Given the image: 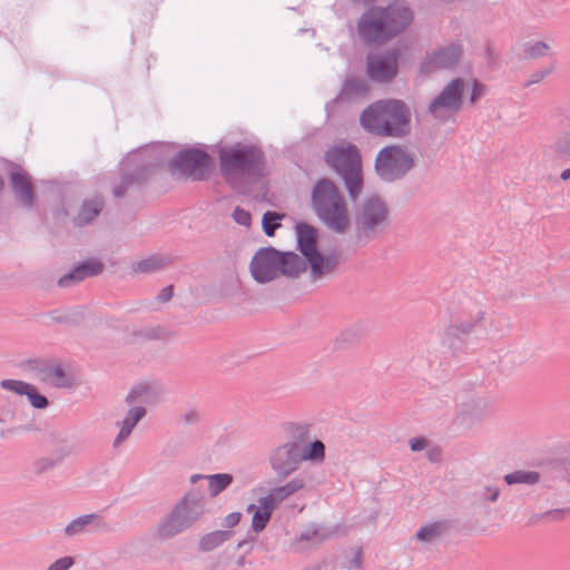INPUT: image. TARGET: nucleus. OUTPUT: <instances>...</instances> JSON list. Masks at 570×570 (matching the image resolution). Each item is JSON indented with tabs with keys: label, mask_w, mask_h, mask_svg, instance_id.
Returning <instances> with one entry per match:
<instances>
[{
	"label": "nucleus",
	"mask_w": 570,
	"mask_h": 570,
	"mask_svg": "<svg viewBox=\"0 0 570 570\" xmlns=\"http://www.w3.org/2000/svg\"><path fill=\"white\" fill-rule=\"evenodd\" d=\"M220 175L229 187L244 193L249 183L265 176L266 156L261 147L236 142L218 151Z\"/></svg>",
	"instance_id": "f257e3e1"
},
{
	"label": "nucleus",
	"mask_w": 570,
	"mask_h": 570,
	"mask_svg": "<svg viewBox=\"0 0 570 570\" xmlns=\"http://www.w3.org/2000/svg\"><path fill=\"white\" fill-rule=\"evenodd\" d=\"M360 124L374 136L402 139L412 131L411 108L401 99H381L362 111Z\"/></svg>",
	"instance_id": "f03ea898"
},
{
	"label": "nucleus",
	"mask_w": 570,
	"mask_h": 570,
	"mask_svg": "<svg viewBox=\"0 0 570 570\" xmlns=\"http://www.w3.org/2000/svg\"><path fill=\"white\" fill-rule=\"evenodd\" d=\"M412 20L411 9L403 4L375 6L360 17L357 32L366 45H383L403 32Z\"/></svg>",
	"instance_id": "7ed1b4c3"
},
{
	"label": "nucleus",
	"mask_w": 570,
	"mask_h": 570,
	"mask_svg": "<svg viewBox=\"0 0 570 570\" xmlns=\"http://www.w3.org/2000/svg\"><path fill=\"white\" fill-rule=\"evenodd\" d=\"M311 208L317 219L332 233L343 235L351 226L344 195L330 178L318 179L311 190Z\"/></svg>",
	"instance_id": "20e7f679"
},
{
	"label": "nucleus",
	"mask_w": 570,
	"mask_h": 570,
	"mask_svg": "<svg viewBox=\"0 0 570 570\" xmlns=\"http://www.w3.org/2000/svg\"><path fill=\"white\" fill-rule=\"evenodd\" d=\"M249 271L256 283L267 284L279 276L298 278L306 271V262L294 252H281L267 246L254 254Z\"/></svg>",
	"instance_id": "39448f33"
},
{
	"label": "nucleus",
	"mask_w": 570,
	"mask_h": 570,
	"mask_svg": "<svg viewBox=\"0 0 570 570\" xmlns=\"http://www.w3.org/2000/svg\"><path fill=\"white\" fill-rule=\"evenodd\" d=\"M297 236V249L302 258L309 267V278L317 282L335 273L345 257L341 249H332L325 254L321 253L318 244V229L307 223H297L295 226Z\"/></svg>",
	"instance_id": "423d86ee"
},
{
	"label": "nucleus",
	"mask_w": 570,
	"mask_h": 570,
	"mask_svg": "<svg viewBox=\"0 0 570 570\" xmlns=\"http://www.w3.org/2000/svg\"><path fill=\"white\" fill-rule=\"evenodd\" d=\"M207 513L206 497L193 489L185 492L158 524V535L170 539L193 529Z\"/></svg>",
	"instance_id": "0eeeda50"
},
{
	"label": "nucleus",
	"mask_w": 570,
	"mask_h": 570,
	"mask_svg": "<svg viewBox=\"0 0 570 570\" xmlns=\"http://www.w3.org/2000/svg\"><path fill=\"white\" fill-rule=\"evenodd\" d=\"M324 161L342 177L348 196L356 200L364 187L362 159L357 147L352 144L346 147L331 146L324 154Z\"/></svg>",
	"instance_id": "6e6552de"
},
{
	"label": "nucleus",
	"mask_w": 570,
	"mask_h": 570,
	"mask_svg": "<svg viewBox=\"0 0 570 570\" xmlns=\"http://www.w3.org/2000/svg\"><path fill=\"white\" fill-rule=\"evenodd\" d=\"M416 166V156L405 145L383 147L376 155L374 169L377 177L387 184L404 179Z\"/></svg>",
	"instance_id": "1a4fd4ad"
},
{
	"label": "nucleus",
	"mask_w": 570,
	"mask_h": 570,
	"mask_svg": "<svg viewBox=\"0 0 570 570\" xmlns=\"http://www.w3.org/2000/svg\"><path fill=\"white\" fill-rule=\"evenodd\" d=\"M389 213L387 204L379 195L365 198L354 218L356 242L367 244L377 238L385 229Z\"/></svg>",
	"instance_id": "9d476101"
},
{
	"label": "nucleus",
	"mask_w": 570,
	"mask_h": 570,
	"mask_svg": "<svg viewBox=\"0 0 570 570\" xmlns=\"http://www.w3.org/2000/svg\"><path fill=\"white\" fill-rule=\"evenodd\" d=\"M212 157L198 148H185L168 161V168L194 181L206 180L210 175Z\"/></svg>",
	"instance_id": "9b49d317"
},
{
	"label": "nucleus",
	"mask_w": 570,
	"mask_h": 570,
	"mask_svg": "<svg viewBox=\"0 0 570 570\" xmlns=\"http://www.w3.org/2000/svg\"><path fill=\"white\" fill-rule=\"evenodd\" d=\"M464 80L453 78L442 90L430 101L428 112L433 118L446 121L450 116L458 114L463 105Z\"/></svg>",
	"instance_id": "f8f14e48"
},
{
	"label": "nucleus",
	"mask_w": 570,
	"mask_h": 570,
	"mask_svg": "<svg viewBox=\"0 0 570 570\" xmlns=\"http://www.w3.org/2000/svg\"><path fill=\"white\" fill-rule=\"evenodd\" d=\"M484 317L485 312L479 308L471 318L451 323L445 328L442 337L443 347L448 348L453 356L465 354L469 346V336L481 326Z\"/></svg>",
	"instance_id": "ddd939ff"
},
{
	"label": "nucleus",
	"mask_w": 570,
	"mask_h": 570,
	"mask_svg": "<svg viewBox=\"0 0 570 570\" xmlns=\"http://www.w3.org/2000/svg\"><path fill=\"white\" fill-rule=\"evenodd\" d=\"M397 49H389L379 55H368L366 59V72L371 80L377 82L391 81L399 71Z\"/></svg>",
	"instance_id": "4468645a"
},
{
	"label": "nucleus",
	"mask_w": 570,
	"mask_h": 570,
	"mask_svg": "<svg viewBox=\"0 0 570 570\" xmlns=\"http://www.w3.org/2000/svg\"><path fill=\"white\" fill-rule=\"evenodd\" d=\"M268 461L278 481H283L293 474L302 463L298 445L296 443H284L269 453Z\"/></svg>",
	"instance_id": "2eb2a0df"
},
{
	"label": "nucleus",
	"mask_w": 570,
	"mask_h": 570,
	"mask_svg": "<svg viewBox=\"0 0 570 570\" xmlns=\"http://www.w3.org/2000/svg\"><path fill=\"white\" fill-rule=\"evenodd\" d=\"M127 165L132 168L125 170L121 174L120 183L112 188V195L116 198H122L130 187L145 184L155 167L150 161L140 160L139 155L129 158Z\"/></svg>",
	"instance_id": "dca6fc26"
},
{
	"label": "nucleus",
	"mask_w": 570,
	"mask_h": 570,
	"mask_svg": "<svg viewBox=\"0 0 570 570\" xmlns=\"http://www.w3.org/2000/svg\"><path fill=\"white\" fill-rule=\"evenodd\" d=\"M460 45H450L429 52L420 65L422 73H430L436 70L454 67L461 57Z\"/></svg>",
	"instance_id": "f3484780"
},
{
	"label": "nucleus",
	"mask_w": 570,
	"mask_h": 570,
	"mask_svg": "<svg viewBox=\"0 0 570 570\" xmlns=\"http://www.w3.org/2000/svg\"><path fill=\"white\" fill-rule=\"evenodd\" d=\"M94 529L97 531H110V525L99 514L89 513L70 521L63 532L67 538H75L83 533H89Z\"/></svg>",
	"instance_id": "a211bd4d"
},
{
	"label": "nucleus",
	"mask_w": 570,
	"mask_h": 570,
	"mask_svg": "<svg viewBox=\"0 0 570 570\" xmlns=\"http://www.w3.org/2000/svg\"><path fill=\"white\" fill-rule=\"evenodd\" d=\"M10 186L16 198L27 208L35 205V190L30 177L23 170L12 171L9 176Z\"/></svg>",
	"instance_id": "6ab92c4d"
},
{
	"label": "nucleus",
	"mask_w": 570,
	"mask_h": 570,
	"mask_svg": "<svg viewBox=\"0 0 570 570\" xmlns=\"http://www.w3.org/2000/svg\"><path fill=\"white\" fill-rule=\"evenodd\" d=\"M105 207V199L101 196H95L90 199H85L79 208L78 215L75 218L77 226H86L91 224L96 217L102 212Z\"/></svg>",
	"instance_id": "aec40b11"
},
{
	"label": "nucleus",
	"mask_w": 570,
	"mask_h": 570,
	"mask_svg": "<svg viewBox=\"0 0 570 570\" xmlns=\"http://www.w3.org/2000/svg\"><path fill=\"white\" fill-rule=\"evenodd\" d=\"M259 505L256 507L254 503L249 504L247 510L254 511L252 519V529L254 532L258 533L265 529L267 525L273 511L275 508L269 503L268 499L261 498L258 500Z\"/></svg>",
	"instance_id": "412c9836"
},
{
	"label": "nucleus",
	"mask_w": 570,
	"mask_h": 570,
	"mask_svg": "<svg viewBox=\"0 0 570 570\" xmlns=\"http://www.w3.org/2000/svg\"><path fill=\"white\" fill-rule=\"evenodd\" d=\"M146 415V409L136 406L129 409L125 419L121 422L120 431L114 441V446H118L130 435L136 424Z\"/></svg>",
	"instance_id": "4be33fe9"
},
{
	"label": "nucleus",
	"mask_w": 570,
	"mask_h": 570,
	"mask_svg": "<svg viewBox=\"0 0 570 570\" xmlns=\"http://www.w3.org/2000/svg\"><path fill=\"white\" fill-rule=\"evenodd\" d=\"M234 535L233 530H216L204 534L198 541V550L209 552L227 542Z\"/></svg>",
	"instance_id": "5701e85b"
},
{
	"label": "nucleus",
	"mask_w": 570,
	"mask_h": 570,
	"mask_svg": "<svg viewBox=\"0 0 570 570\" xmlns=\"http://www.w3.org/2000/svg\"><path fill=\"white\" fill-rule=\"evenodd\" d=\"M367 85L360 78L351 77L344 80L342 89L335 100L351 99L367 92Z\"/></svg>",
	"instance_id": "b1692460"
},
{
	"label": "nucleus",
	"mask_w": 570,
	"mask_h": 570,
	"mask_svg": "<svg viewBox=\"0 0 570 570\" xmlns=\"http://www.w3.org/2000/svg\"><path fill=\"white\" fill-rule=\"evenodd\" d=\"M301 461L323 462L325 459V445L320 440L309 442L307 446H298Z\"/></svg>",
	"instance_id": "393cba45"
},
{
	"label": "nucleus",
	"mask_w": 570,
	"mask_h": 570,
	"mask_svg": "<svg viewBox=\"0 0 570 570\" xmlns=\"http://www.w3.org/2000/svg\"><path fill=\"white\" fill-rule=\"evenodd\" d=\"M208 493L212 498L217 497L233 483V475L229 473H217L206 476Z\"/></svg>",
	"instance_id": "a878e982"
},
{
	"label": "nucleus",
	"mask_w": 570,
	"mask_h": 570,
	"mask_svg": "<svg viewBox=\"0 0 570 570\" xmlns=\"http://www.w3.org/2000/svg\"><path fill=\"white\" fill-rule=\"evenodd\" d=\"M169 263V259L161 256H150L139 261L134 271L142 274L154 273L164 268Z\"/></svg>",
	"instance_id": "bb28decb"
},
{
	"label": "nucleus",
	"mask_w": 570,
	"mask_h": 570,
	"mask_svg": "<svg viewBox=\"0 0 570 570\" xmlns=\"http://www.w3.org/2000/svg\"><path fill=\"white\" fill-rule=\"evenodd\" d=\"M75 269L79 273V278L82 282L87 277L100 275L105 269V265L100 261L92 258L78 264Z\"/></svg>",
	"instance_id": "cd10ccee"
},
{
	"label": "nucleus",
	"mask_w": 570,
	"mask_h": 570,
	"mask_svg": "<svg viewBox=\"0 0 570 570\" xmlns=\"http://www.w3.org/2000/svg\"><path fill=\"white\" fill-rule=\"evenodd\" d=\"M49 384L58 389H70L75 382L72 375L67 373L61 364H55Z\"/></svg>",
	"instance_id": "c85d7f7f"
},
{
	"label": "nucleus",
	"mask_w": 570,
	"mask_h": 570,
	"mask_svg": "<svg viewBox=\"0 0 570 570\" xmlns=\"http://www.w3.org/2000/svg\"><path fill=\"white\" fill-rule=\"evenodd\" d=\"M540 479L538 472L534 471H522L518 470L512 473H508L504 475V481L509 484L524 483V484H535Z\"/></svg>",
	"instance_id": "c756f323"
},
{
	"label": "nucleus",
	"mask_w": 570,
	"mask_h": 570,
	"mask_svg": "<svg viewBox=\"0 0 570 570\" xmlns=\"http://www.w3.org/2000/svg\"><path fill=\"white\" fill-rule=\"evenodd\" d=\"M361 337V328L358 326H351L341 332L335 343L338 347L346 348L357 344Z\"/></svg>",
	"instance_id": "7c9ffc66"
},
{
	"label": "nucleus",
	"mask_w": 570,
	"mask_h": 570,
	"mask_svg": "<svg viewBox=\"0 0 570 570\" xmlns=\"http://www.w3.org/2000/svg\"><path fill=\"white\" fill-rule=\"evenodd\" d=\"M446 525L444 522H433L428 525L421 527L416 532V538L420 541L431 542L435 538L440 537Z\"/></svg>",
	"instance_id": "2f4dec72"
},
{
	"label": "nucleus",
	"mask_w": 570,
	"mask_h": 570,
	"mask_svg": "<svg viewBox=\"0 0 570 570\" xmlns=\"http://www.w3.org/2000/svg\"><path fill=\"white\" fill-rule=\"evenodd\" d=\"M309 428L308 424H289L286 431L292 441L288 443H296L298 446H303L309 440Z\"/></svg>",
	"instance_id": "473e14b6"
},
{
	"label": "nucleus",
	"mask_w": 570,
	"mask_h": 570,
	"mask_svg": "<svg viewBox=\"0 0 570 570\" xmlns=\"http://www.w3.org/2000/svg\"><path fill=\"white\" fill-rule=\"evenodd\" d=\"M283 217V214L272 210L263 215L262 227L266 236L273 237L275 235V232L282 226L281 220Z\"/></svg>",
	"instance_id": "72a5a7b5"
},
{
	"label": "nucleus",
	"mask_w": 570,
	"mask_h": 570,
	"mask_svg": "<svg viewBox=\"0 0 570 570\" xmlns=\"http://www.w3.org/2000/svg\"><path fill=\"white\" fill-rule=\"evenodd\" d=\"M30 385L31 384H29L27 382H23L20 380H11V379H6L0 382V386L3 390L13 392L18 395H24L28 392Z\"/></svg>",
	"instance_id": "f704fd0d"
},
{
	"label": "nucleus",
	"mask_w": 570,
	"mask_h": 570,
	"mask_svg": "<svg viewBox=\"0 0 570 570\" xmlns=\"http://www.w3.org/2000/svg\"><path fill=\"white\" fill-rule=\"evenodd\" d=\"M24 395L28 397L30 404L37 410H45L49 405L48 399L40 394L33 385L29 386V390Z\"/></svg>",
	"instance_id": "c9c22d12"
},
{
	"label": "nucleus",
	"mask_w": 570,
	"mask_h": 570,
	"mask_svg": "<svg viewBox=\"0 0 570 570\" xmlns=\"http://www.w3.org/2000/svg\"><path fill=\"white\" fill-rule=\"evenodd\" d=\"M548 50H549V46L544 41L527 43L524 47V52L530 58L543 57Z\"/></svg>",
	"instance_id": "e433bc0d"
},
{
	"label": "nucleus",
	"mask_w": 570,
	"mask_h": 570,
	"mask_svg": "<svg viewBox=\"0 0 570 570\" xmlns=\"http://www.w3.org/2000/svg\"><path fill=\"white\" fill-rule=\"evenodd\" d=\"M288 493L286 492L285 488L283 485L273 488L269 493L266 497H263L264 499H268L269 503L274 508L277 507L278 503L286 500L288 498Z\"/></svg>",
	"instance_id": "4c0bfd02"
},
{
	"label": "nucleus",
	"mask_w": 570,
	"mask_h": 570,
	"mask_svg": "<svg viewBox=\"0 0 570 570\" xmlns=\"http://www.w3.org/2000/svg\"><path fill=\"white\" fill-rule=\"evenodd\" d=\"M288 495H293L306 487V480L302 474L296 475L285 484H283Z\"/></svg>",
	"instance_id": "58836bf2"
},
{
	"label": "nucleus",
	"mask_w": 570,
	"mask_h": 570,
	"mask_svg": "<svg viewBox=\"0 0 570 570\" xmlns=\"http://www.w3.org/2000/svg\"><path fill=\"white\" fill-rule=\"evenodd\" d=\"M232 217L240 226L248 227L252 224L250 213L239 206L235 207Z\"/></svg>",
	"instance_id": "ea45409f"
},
{
	"label": "nucleus",
	"mask_w": 570,
	"mask_h": 570,
	"mask_svg": "<svg viewBox=\"0 0 570 570\" xmlns=\"http://www.w3.org/2000/svg\"><path fill=\"white\" fill-rule=\"evenodd\" d=\"M79 273L73 268L58 279L59 287H71L80 283Z\"/></svg>",
	"instance_id": "a19ab883"
},
{
	"label": "nucleus",
	"mask_w": 570,
	"mask_h": 570,
	"mask_svg": "<svg viewBox=\"0 0 570 570\" xmlns=\"http://www.w3.org/2000/svg\"><path fill=\"white\" fill-rule=\"evenodd\" d=\"M325 539V535L320 534V529L311 525L303 530L299 534V540L302 541H313L316 540L317 542H321Z\"/></svg>",
	"instance_id": "79ce46f5"
},
{
	"label": "nucleus",
	"mask_w": 570,
	"mask_h": 570,
	"mask_svg": "<svg viewBox=\"0 0 570 570\" xmlns=\"http://www.w3.org/2000/svg\"><path fill=\"white\" fill-rule=\"evenodd\" d=\"M487 92V87L479 80H474L470 94V102L474 105Z\"/></svg>",
	"instance_id": "37998d69"
},
{
	"label": "nucleus",
	"mask_w": 570,
	"mask_h": 570,
	"mask_svg": "<svg viewBox=\"0 0 570 570\" xmlns=\"http://www.w3.org/2000/svg\"><path fill=\"white\" fill-rule=\"evenodd\" d=\"M552 70H553V67H547V68H544L542 70H537L525 81L524 87H530V86H532L534 83L540 82L546 77H548L552 72Z\"/></svg>",
	"instance_id": "c03bdc74"
},
{
	"label": "nucleus",
	"mask_w": 570,
	"mask_h": 570,
	"mask_svg": "<svg viewBox=\"0 0 570 570\" xmlns=\"http://www.w3.org/2000/svg\"><path fill=\"white\" fill-rule=\"evenodd\" d=\"M566 510L563 509H552L549 511H546L543 513L534 515V519H551L554 521H560L564 518Z\"/></svg>",
	"instance_id": "a18cd8bd"
},
{
	"label": "nucleus",
	"mask_w": 570,
	"mask_h": 570,
	"mask_svg": "<svg viewBox=\"0 0 570 570\" xmlns=\"http://www.w3.org/2000/svg\"><path fill=\"white\" fill-rule=\"evenodd\" d=\"M46 360H39V358H35V360H27L24 362V366L26 368H28L30 372H32L35 374V376L38 379V376L40 375L41 373V370L42 367L45 366L46 364Z\"/></svg>",
	"instance_id": "49530a36"
},
{
	"label": "nucleus",
	"mask_w": 570,
	"mask_h": 570,
	"mask_svg": "<svg viewBox=\"0 0 570 570\" xmlns=\"http://www.w3.org/2000/svg\"><path fill=\"white\" fill-rule=\"evenodd\" d=\"M75 563L72 557H62L49 566L50 570H68Z\"/></svg>",
	"instance_id": "de8ad7c7"
},
{
	"label": "nucleus",
	"mask_w": 570,
	"mask_h": 570,
	"mask_svg": "<svg viewBox=\"0 0 570 570\" xmlns=\"http://www.w3.org/2000/svg\"><path fill=\"white\" fill-rule=\"evenodd\" d=\"M148 392V386L146 384H140L132 389L129 394L126 397L127 403H132L136 401L139 396L146 394Z\"/></svg>",
	"instance_id": "09e8293b"
},
{
	"label": "nucleus",
	"mask_w": 570,
	"mask_h": 570,
	"mask_svg": "<svg viewBox=\"0 0 570 570\" xmlns=\"http://www.w3.org/2000/svg\"><path fill=\"white\" fill-rule=\"evenodd\" d=\"M242 514L239 512H232L227 514L222 523L224 528L232 529L240 521Z\"/></svg>",
	"instance_id": "8fccbe9b"
},
{
	"label": "nucleus",
	"mask_w": 570,
	"mask_h": 570,
	"mask_svg": "<svg viewBox=\"0 0 570 570\" xmlns=\"http://www.w3.org/2000/svg\"><path fill=\"white\" fill-rule=\"evenodd\" d=\"M53 367H55V364L49 362V361H47L45 366L41 370L40 375L38 376V380H40L43 383H48L49 384V381H51V374H52V368Z\"/></svg>",
	"instance_id": "3c124183"
},
{
	"label": "nucleus",
	"mask_w": 570,
	"mask_h": 570,
	"mask_svg": "<svg viewBox=\"0 0 570 570\" xmlns=\"http://www.w3.org/2000/svg\"><path fill=\"white\" fill-rule=\"evenodd\" d=\"M37 473H42L47 470L52 469L56 465V462L50 458H42L36 463Z\"/></svg>",
	"instance_id": "603ef678"
},
{
	"label": "nucleus",
	"mask_w": 570,
	"mask_h": 570,
	"mask_svg": "<svg viewBox=\"0 0 570 570\" xmlns=\"http://www.w3.org/2000/svg\"><path fill=\"white\" fill-rule=\"evenodd\" d=\"M558 149L561 154L570 157V130L560 139Z\"/></svg>",
	"instance_id": "864d4df0"
},
{
	"label": "nucleus",
	"mask_w": 570,
	"mask_h": 570,
	"mask_svg": "<svg viewBox=\"0 0 570 570\" xmlns=\"http://www.w3.org/2000/svg\"><path fill=\"white\" fill-rule=\"evenodd\" d=\"M426 459L432 463H438L442 458V450L440 446H433L426 451Z\"/></svg>",
	"instance_id": "5fc2aeb1"
},
{
	"label": "nucleus",
	"mask_w": 570,
	"mask_h": 570,
	"mask_svg": "<svg viewBox=\"0 0 570 570\" xmlns=\"http://www.w3.org/2000/svg\"><path fill=\"white\" fill-rule=\"evenodd\" d=\"M409 445L413 452H419L426 448V440L424 438H413L409 441Z\"/></svg>",
	"instance_id": "6e6d98bb"
},
{
	"label": "nucleus",
	"mask_w": 570,
	"mask_h": 570,
	"mask_svg": "<svg viewBox=\"0 0 570 570\" xmlns=\"http://www.w3.org/2000/svg\"><path fill=\"white\" fill-rule=\"evenodd\" d=\"M362 568V549L358 548L355 553H354V557L351 559L350 561V564H348V569L350 570H361Z\"/></svg>",
	"instance_id": "4d7b16f0"
},
{
	"label": "nucleus",
	"mask_w": 570,
	"mask_h": 570,
	"mask_svg": "<svg viewBox=\"0 0 570 570\" xmlns=\"http://www.w3.org/2000/svg\"><path fill=\"white\" fill-rule=\"evenodd\" d=\"M173 294H174L173 285L166 286L159 292V294L157 295V299L161 303H166L173 297Z\"/></svg>",
	"instance_id": "13d9d810"
},
{
	"label": "nucleus",
	"mask_w": 570,
	"mask_h": 570,
	"mask_svg": "<svg viewBox=\"0 0 570 570\" xmlns=\"http://www.w3.org/2000/svg\"><path fill=\"white\" fill-rule=\"evenodd\" d=\"M183 421L185 424H195L199 421V414L195 410H189L184 413Z\"/></svg>",
	"instance_id": "bf43d9fd"
},
{
	"label": "nucleus",
	"mask_w": 570,
	"mask_h": 570,
	"mask_svg": "<svg viewBox=\"0 0 570 570\" xmlns=\"http://www.w3.org/2000/svg\"><path fill=\"white\" fill-rule=\"evenodd\" d=\"M499 494H500L499 488H494V487H487L485 488L484 497H485L487 500H489L491 502H494V501L498 500Z\"/></svg>",
	"instance_id": "052dcab7"
},
{
	"label": "nucleus",
	"mask_w": 570,
	"mask_h": 570,
	"mask_svg": "<svg viewBox=\"0 0 570 570\" xmlns=\"http://www.w3.org/2000/svg\"><path fill=\"white\" fill-rule=\"evenodd\" d=\"M206 476L205 474H199V473H196V474H193L190 478H189V481L191 484H195L197 483L199 480H206Z\"/></svg>",
	"instance_id": "680f3d73"
},
{
	"label": "nucleus",
	"mask_w": 570,
	"mask_h": 570,
	"mask_svg": "<svg viewBox=\"0 0 570 570\" xmlns=\"http://www.w3.org/2000/svg\"><path fill=\"white\" fill-rule=\"evenodd\" d=\"M254 540H255V537H250L248 539H244V540L238 542L237 548L242 549V548H244L247 544H252L254 542Z\"/></svg>",
	"instance_id": "e2e57ef3"
},
{
	"label": "nucleus",
	"mask_w": 570,
	"mask_h": 570,
	"mask_svg": "<svg viewBox=\"0 0 570 570\" xmlns=\"http://www.w3.org/2000/svg\"><path fill=\"white\" fill-rule=\"evenodd\" d=\"M560 178H561L562 180H569V179H570V168L564 169V170L561 173Z\"/></svg>",
	"instance_id": "0e129e2a"
},
{
	"label": "nucleus",
	"mask_w": 570,
	"mask_h": 570,
	"mask_svg": "<svg viewBox=\"0 0 570 570\" xmlns=\"http://www.w3.org/2000/svg\"><path fill=\"white\" fill-rule=\"evenodd\" d=\"M354 3L372 4L375 0H351Z\"/></svg>",
	"instance_id": "69168bd1"
},
{
	"label": "nucleus",
	"mask_w": 570,
	"mask_h": 570,
	"mask_svg": "<svg viewBox=\"0 0 570 570\" xmlns=\"http://www.w3.org/2000/svg\"><path fill=\"white\" fill-rule=\"evenodd\" d=\"M245 564V558L244 557H239L238 560H237V566L238 567H243Z\"/></svg>",
	"instance_id": "338daca9"
},
{
	"label": "nucleus",
	"mask_w": 570,
	"mask_h": 570,
	"mask_svg": "<svg viewBox=\"0 0 570 570\" xmlns=\"http://www.w3.org/2000/svg\"><path fill=\"white\" fill-rule=\"evenodd\" d=\"M146 337H149V338H155L156 335L153 333V331H148L146 334H145Z\"/></svg>",
	"instance_id": "774afa93"
}]
</instances>
